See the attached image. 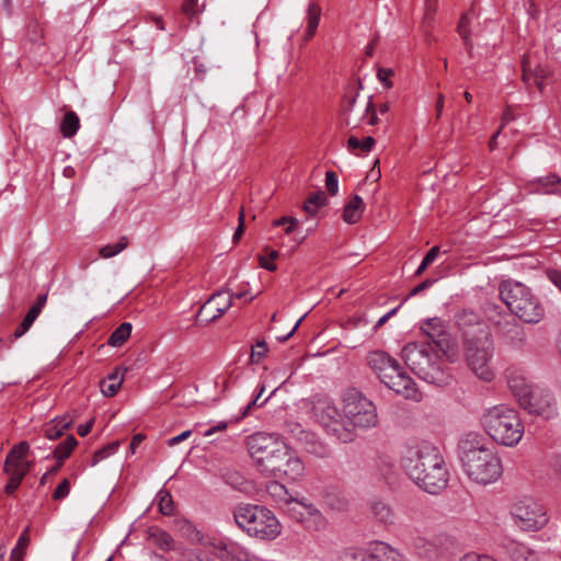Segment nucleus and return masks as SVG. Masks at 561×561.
I'll return each mask as SVG.
<instances>
[{
    "label": "nucleus",
    "mask_w": 561,
    "mask_h": 561,
    "mask_svg": "<svg viewBox=\"0 0 561 561\" xmlns=\"http://www.w3.org/2000/svg\"><path fill=\"white\" fill-rule=\"evenodd\" d=\"M401 466L422 490L431 494L443 491L449 480V470L439 449L428 442L408 445L402 454Z\"/></svg>",
    "instance_id": "f257e3e1"
},
{
    "label": "nucleus",
    "mask_w": 561,
    "mask_h": 561,
    "mask_svg": "<svg viewBox=\"0 0 561 561\" xmlns=\"http://www.w3.org/2000/svg\"><path fill=\"white\" fill-rule=\"evenodd\" d=\"M458 447L462 468L472 481L488 484L501 477V459L484 445L483 438L478 434L468 433L460 439Z\"/></svg>",
    "instance_id": "f03ea898"
},
{
    "label": "nucleus",
    "mask_w": 561,
    "mask_h": 561,
    "mask_svg": "<svg viewBox=\"0 0 561 561\" xmlns=\"http://www.w3.org/2000/svg\"><path fill=\"white\" fill-rule=\"evenodd\" d=\"M405 365L421 379L443 387L451 381V375L442 366L439 355L433 353L430 343L410 342L401 351Z\"/></svg>",
    "instance_id": "7ed1b4c3"
},
{
    "label": "nucleus",
    "mask_w": 561,
    "mask_h": 561,
    "mask_svg": "<svg viewBox=\"0 0 561 561\" xmlns=\"http://www.w3.org/2000/svg\"><path fill=\"white\" fill-rule=\"evenodd\" d=\"M489 436L504 446L516 445L524 434V426L516 410L504 404L490 408L482 416Z\"/></svg>",
    "instance_id": "20e7f679"
},
{
    "label": "nucleus",
    "mask_w": 561,
    "mask_h": 561,
    "mask_svg": "<svg viewBox=\"0 0 561 561\" xmlns=\"http://www.w3.org/2000/svg\"><path fill=\"white\" fill-rule=\"evenodd\" d=\"M500 297L512 313L527 323H538L545 316V308L538 297L522 283L503 282Z\"/></svg>",
    "instance_id": "39448f33"
},
{
    "label": "nucleus",
    "mask_w": 561,
    "mask_h": 561,
    "mask_svg": "<svg viewBox=\"0 0 561 561\" xmlns=\"http://www.w3.org/2000/svg\"><path fill=\"white\" fill-rule=\"evenodd\" d=\"M233 518L237 525L249 536L262 540L275 539L282 530L276 516L266 507L242 504L234 508Z\"/></svg>",
    "instance_id": "423d86ee"
},
{
    "label": "nucleus",
    "mask_w": 561,
    "mask_h": 561,
    "mask_svg": "<svg viewBox=\"0 0 561 561\" xmlns=\"http://www.w3.org/2000/svg\"><path fill=\"white\" fill-rule=\"evenodd\" d=\"M343 412L348 430L354 433L355 427L369 428L378 423L376 407L360 391L355 388L347 389L343 394Z\"/></svg>",
    "instance_id": "0eeeda50"
},
{
    "label": "nucleus",
    "mask_w": 561,
    "mask_h": 561,
    "mask_svg": "<svg viewBox=\"0 0 561 561\" xmlns=\"http://www.w3.org/2000/svg\"><path fill=\"white\" fill-rule=\"evenodd\" d=\"M312 416L328 434L336 437L343 443L352 442L355 433L351 432L347 426L344 413L342 414L336 405L328 398H318L312 404Z\"/></svg>",
    "instance_id": "6e6552de"
},
{
    "label": "nucleus",
    "mask_w": 561,
    "mask_h": 561,
    "mask_svg": "<svg viewBox=\"0 0 561 561\" xmlns=\"http://www.w3.org/2000/svg\"><path fill=\"white\" fill-rule=\"evenodd\" d=\"M465 356L471 371L484 381L495 377L491 360L494 353L492 335L463 342Z\"/></svg>",
    "instance_id": "1a4fd4ad"
},
{
    "label": "nucleus",
    "mask_w": 561,
    "mask_h": 561,
    "mask_svg": "<svg viewBox=\"0 0 561 561\" xmlns=\"http://www.w3.org/2000/svg\"><path fill=\"white\" fill-rule=\"evenodd\" d=\"M285 443L265 433H255L248 437V451L259 470L264 473L270 463L280 450H284Z\"/></svg>",
    "instance_id": "9d476101"
},
{
    "label": "nucleus",
    "mask_w": 561,
    "mask_h": 561,
    "mask_svg": "<svg viewBox=\"0 0 561 561\" xmlns=\"http://www.w3.org/2000/svg\"><path fill=\"white\" fill-rule=\"evenodd\" d=\"M512 514L519 527L528 531L538 530L548 522L545 507L533 499H523L515 503Z\"/></svg>",
    "instance_id": "9b49d317"
},
{
    "label": "nucleus",
    "mask_w": 561,
    "mask_h": 561,
    "mask_svg": "<svg viewBox=\"0 0 561 561\" xmlns=\"http://www.w3.org/2000/svg\"><path fill=\"white\" fill-rule=\"evenodd\" d=\"M304 472L305 466L302 461L286 445L284 450L275 455V459L270 463L264 474L277 479L297 481L304 476Z\"/></svg>",
    "instance_id": "f8f14e48"
},
{
    "label": "nucleus",
    "mask_w": 561,
    "mask_h": 561,
    "mask_svg": "<svg viewBox=\"0 0 561 561\" xmlns=\"http://www.w3.org/2000/svg\"><path fill=\"white\" fill-rule=\"evenodd\" d=\"M233 305V294L230 288H224L214 293L199 308L196 320L209 323L217 320Z\"/></svg>",
    "instance_id": "ddd939ff"
},
{
    "label": "nucleus",
    "mask_w": 561,
    "mask_h": 561,
    "mask_svg": "<svg viewBox=\"0 0 561 561\" xmlns=\"http://www.w3.org/2000/svg\"><path fill=\"white\" fill-rule=\"evenodd\" d=\"M455 323L462 335V341L476 340L491 335L482 318L471 309H462L455 314Z\"/></svg>",
    "instance_id": "4468645a"
},
{
    "label": "nucleus",
    "mask_w": 561,
    "mask_h": 561,
    "mask_svg": "<svg viewBox=\"0 0 561 561\" xmlns=\"http://www.w3.org/2000/svg\"><path fill=\"white\" fill-rule=\"evenodd\" d=\"M286 513L309 530H320L325 525L322 513L314 505L306 504L296 499L286 506Z\"/></svg>",
    "instance_id": "2eb2a0df"
},
{
    "label": "nucleus",
    "mask_w": 561,
    "mask_h": 561,
    "mask_svg": "<svg viewBox=\"0 0 561 561\" xmlns=\"http://www.w3.org/2000/svg\"><path fill=\"white\" fill-rule=\"evenodd\" d=\"M529 414L551 419L556 415V402L552 394L539 387H535L519 404Z\"/></svg>",
    "instance_id": "dca6fc26"
},
{
    "label": "nucleus",
    "mask_w": 561,
    "mask_h": 561,
    "mask_svg": "<svg viewBox=\"0 0 561 561\" xmlns=\"http://www.w3.org/2000/svg\"><path fill=\"white\" fill-rule=\"evenodd\" d=\"M291 433L301 448L308 454L318 458L330 457V448L324 443L320 442L316 434L302 430L298 424L291 430Z\"/></svg>",
    "instance_id": "f3484780"
},
{
    "label": "nucleus",
    "mask_w": 561,
    "mask_h": 561,
    "mask_svg": "<svg viewBox=\"0 0 561 561\" xmlns=\"http://www.w3.org/2000/svg\"><path fill=\"white\" fill-rule=\"evenodd\" d=\"M385 385L396 393L403 396L405 399L415 401L421 399V393L419 392L415 382L403 370L396 374L391 380H387Z\"/></svg>",
    "instance_id": "a211bd4d"
},
{
    "label": "nucleus",
    "mask_w": 561,
    "mask_h": 561,
    "mask_svg": "<svg viewBox=\"0 0 561 561\" xmlns=\"http://www.w3.org/2000/svg\"><path fill=\"white\" fill-rule=\"evenodd\" d=\"M522 68H523V81L530 85L531 83L536 84L540 91L543 89V79L547 78L548 72L540 65H536L533 68V61L530 55H524L522 59Z\"/></svg>",
    "instance_id": "6ab92c4d"
},
{
    "label": "nucleus",
    "mask_w": 561,
    "mask_h": 561,
    "mask_svg": "<svg viewBox=\"0 0 561 561\" xmlns=\"http://www.w3.org/2000/svg\"><path fill=\"white\" fill-rule=\"evenodd\" d=\"M507 385L514 397L520 403L535 388L527 378L519 371L511 369L507 371Z\"/></svg>",
    "instance_id": "aec40b11"
},
{
    "label": "nucleus",
    "mask_w": 561,
    "mask_h": 561,
    "mask_svg": "<svg viewBox=\"0 0 561 561\" xmlns=\"http://www.w3.org/2000/svg\"><path fill=\"white\" fill-rule=\"evenodd\" d=\"M322 499L327 508L344 513L350 507V500L344 492L335 486H328L322 492Z\"/></svg>",
    "instance_id": "412c9836"
},
{
    "label": "nucleus",
    "mask_w": 561,
    "mask_h": 561,
    "mask_svg": "<svg viewBox=\"0 0 561 561\" xmlns=\"http://www.w3.org/2000/svg\"><path fill=\"white\" fill-rule=\"evenodd\" d=\"M505 319H507V316ZM500 330L508 345L520 348L526 344L527 334L525 329L516 321L510 322L505 320L504 325Z\"/></svg>",
    "instance_id": "4be33fe9"
},
{
    "label": "nucleus",
    "mask_w": 561,
    "mask_h": 561,
    "mask_svg": "<svg viewBox=\"0 0 561 561\" xmlns=\"http://www.w3.org/2000/svg\"><path fill=\"white\" fill-rule=\"evenodd\" d=\"M430 344L433 347V353H442L450 363H455L458 360L459 348L457 342L450 335V333L447 332L446 336H440Z\"/></svg>",
    "instance_id": "5701e85b"
},
{
    "label": "nucleus",
    "mask_w": 561,
    "mask_h": 561,
    "mask_svg": "<svg viewBox=\"0 0 561 561\" xmlns=\"http://www.w3.org/2000/svg\"><path fill=\"white\" fill-rule=\"evenodd\" d=\"M30 449V445L27 442H21L18 445L13 446L10 451H15L13 454V458L11 461V469L18 472L23 478L28 473L32 468V462L25 460V456L27 455Z\"/></svg>",
    "instance_id": "b1692460"
},
{
    "label": "nucleus",
    "mask_w": 561,
    "mask_h": 561,
    "mask_svg": "<svg viewBox=\"0 0 561 561\" xmlns=\"http://www.w3.org/2000/svg\"><path fill=\"white\" fill-rule=\"evenodd\" d=\"M215 548L217 550L216 556L222 561H250L249 553L236 543L220 542Z\"/></svg>",
    "instance_id": "393cba45"
},
{
    "label": "nucleus",
    "mask_w": 561,
    "mask_h": 561,
    "mask_svg": "<svg viewBox=\"0 0 561 561\" xmlns=\"http://www.w3.org/2000/svg\"><path fill=\"white\" fill-rule=\"evenodd\" d=\"M503 548L513 561H537L535 552L520 542L508 540Z\"/></svg>",
    "instance_id": "a878e982"
},
{
    "label": "nucleus",
    "mask_w": 561,
    "mask_h": 561,
    "mask_svg": "<svg viewBox=\"0 0 561 561\" xmlns=\"http://www.w3.org/2000/svg\"><path fill=\"white\" fill-rule=\"evenodd\" d=\"M148 540L158 549L163 552H168L171 550H175L176 546L172 538V536L160 529V528H150L148 531Z\"/></svg>",
    "instance_id": "bb28decb"
},
{
    "label": "nucleus",
    "mask_w": 561,
    "mask_h": 561,
    "mask_svg": "<svg viewBox=\"0 0 561 561\" xmlns=\"http://www.w3.org/2000/svg\"><path fill=\"white\" fill-rule=\"evenodd\" d=\"M370 513L376 522L383 525H392L396 519V514L392 507L383 501L376 500L370 504Z\"/></svg>",
    "instance_id": "cd10ccee"
},
{
    "label": "nucleus",
    "mask_w": 561,
    "mask_h": 561,
    "mask_svg": "<svg viewBox=\"0 0 561 561\" xmlns=\"http://www.w3.org/2000/svg\"><path fill=\"white\" fill-rule=\"evenodd\" d=\"M364 202L359 195H354L344 206L343 220L347 224H356L362 218Z\"/></svg>",
    "instance_id": "c85d7f7f"
},
{
    "label": "nucleus",
    "mask_w": 561,
    "mask_h": 561,
    "mask_svg": "<svg viewBox=\"0 0 561 561\" xmlns=\"http://www.w3.org/2000/svg\"><path fill=\"white\" fill-rule=\"evenodd\" d=\"M533 186L537 193L561 194V179L554 174L538 179Z\"/></svg>",
    "instance_id": "c756f323"
},
{
    "label": "nucleus",
    "mask_w": 561,
    "mask_h": 561,
    "mask_svg": "<svg viewBox=\"0 0 561 561\" xmlns=\"http://www.w3.org/2000/svg\"><path fill=\"white\" fill-rule=\"evenodd\" d=\"M124 375L119 376V368L116 367L105 379L100 382L101 391L105 397H114L119 390Z\"/></svg>",
    "instance_id": "7c9ffc66"
},
{
    "label": "nucleus",
    "mask_w": 561,
    "mask_h": 561,
    "mask_svg": "<svg viewBox=\"0 0 561 561\" xmlns=\"http://www.w3.org/2000/svg\"><path fill=\"white\" fill-rule=\"evenodd\" d=\"M15 451H9L3 465V472L9 476V481L4 485V493L8 495H12L15 490L21 484L22 480L24 479L22 476H20L18 472H15L13 469H11V461L13 458V454Z\"/></svg>",
    "instance_id": "2f4dec72"
},
{
    "label": "nucleus",
    "mask_w": 561,
    "mask_h": 561,
    "mask_svg": "<svg viewBox=\"0 0 561 561\" xmlns=\"http://www.w3.org/2000/svg\"><path fill=\"white\" fill-rule=\"evenodd\" d=\"M421 330L427 336L426 343H432L440 336H446L447 330L442 320L437 318L426 320L422 325Z\"/></svg>",
    "instance_id": "473e14b6"
},
{
    "label": "nucleus",
    "mask_w": 561,
    "mask_h": 561,
    "mask_svg": "<svg viewBox=\"0 0 561 561\" xmlns=\"http://www.w3.org/2000/svg\"><path fill=\"white\" fill-rule=\"evenodd\" d=\"M266 492L275 502L284 504L285 506L290 504V502L294 500L285 485L278 481H270L266 483Z\"/></svg>",
    "instance_id": "72a5a7b5"
},
{
    "label": "nucleus",
    "mask_w": 561,
    "mask_h": 561,
    "mask_svg": "<svg viewBox=\"0 0 561 561\" xmlns=\"http://www.w3.org/2000/svg\"><path fill=\"white\" fill-rule=\"evenodd\" d=\"M320 18L321 8L316 2L310 3L307 9L306 41H309L316 34Z\"/></svg>",
    "instance_id": "f704fd0d"
},
{
    "label": "nucleus",
    "mask_w": 561,
    "mask_h": 561,
    "mask_svg": "<svg viewBox=\"0 0 561 561\" xmlns=\"http://www.w3.org/2000/svg\"><path fill=\"white\" fill-rule=\"evenodd\" d=\"M79 127L80 121L78 115L75 112L69 111L65 114L59 129L64 137L70 138L77 134Z\"/></svg>",
    "instance_id": "c9c22d12"
},
{
    "label": "nucleus",
    "mask_w": 561,
    "mask_h": 561,
    "mask_svg": "<svg viewBox=\"0 0 561 561\" xmlns=\"http://www.w3.org/2000/svg\"><path fill=\"white\" fill-rule=\"evenodd\" d=\"M133 325L129 322H123L108 336L107 344L113 347L122 346L130 336Z\"/></svg>",
    "instance_id": "e433bc0d"
},
{
    "label": "nucleus",
    "mask_w": 561,
    "mask_h": 561,
    "mask_svg": "<svg viewBox=\"0 0 561 561\" xmlns=\"http://www.w3.org/2000/svg\"><path fill=\"white\" fill-rule=\"evenodd\" d=\"M393 358L382 351H374L368 355V364L379 376Z\"/></svg>",
    "instance_id": "4c0bfd02"
},
{
    "label": "nucleus",
    "mask_w": 561,
    "mask_h": 561,
    "mask_svg": "<svg viewBox=\"0 0 561 561\" xmlns=\"http://www.w3.org/2000/svg\"><path fill=\"white\" fill-rule=\"evenodd\" d=\"M411 545L416 553L423 558H430L436 552V542L430 541L421 536L412 538Z\"/></svg>",
    "instance_id": "58836bf2"
},
{
    "label": "nucleus",
    "mask_w": 561,
    "mask_h": 561,
    "mask_svg": "<svg viewBox=\"0 0 561 561\" xmlns=\"http://www.w3.org/2000/svg\"><path fill=\"white\" fill-rule=\"evenodd\" d=\"M78 442L77 439L73 437V435H69L64 442L59 443L54 451H53V456L56 460H60V461H64L65 459H67L71 451L73 450V448L77 446Z\"/></svg>",
    "instance_id": "ea45409f"
},
{
    "label": "nucleus",
    "mask_w": 561,
    "mask_h": 561,
    "mask_svg": "<svg viewBox=\"0 0 561 561\" xmlns=\"http://www.w3.org/2000/svg\"><path fill=\"white\" fill-rule=\"evenodd\" d=\"M356 101H357V94H355L353 96L345 95L341 102L340 115L342 117V124L344 126L352 125L351 113L354 110Z\"/></svg>",
    "instance_id": "a19ab883"
},
{
    "label": "nucleus",
    "mask_w": 561,
    "mask_h": 561,
    "mask_svg": "<svg viewBox=\"0 0 561 561\" xmlns=\"http://www.w3.org/2000/svg\"><path fill=\"white\" fill-rule=\"evenodd\" d=\"M129 244V240L126 236L119 238L118 242L115 244H106L102 247L99 251L100 255L104 259L113 257L114 255L121 253L125 250Z\"/></svg>",
    "instance_id": "79ce46f5"
},
{
    "label": "nucleus",
    "mask_w": 561,
    "mask_h": 561,
    "mask_svg": "<svg viewBox=\"0 0 561 561\" xmlns=\"http://www.w3.org/2000/svg\"><path fill=\"white\" fill-rule=\"evenodd\" d=\"M375 553L379 556L381 561H403L402 554L387 543L378 545Z\"/></svg>",
    "instance_id": "37998d69"
},
{
    "label": "nucleus",
    "mask_w": 561,
    "mask_h": 561,
    "mask_svg": "<svg viewBox=\"0 0 561 561\" xmlns=\"http://www.w3.org/2000/svg\"><path fill=\"white\" fill-rule=\"evenodd\" d=\"M375 144H376V140L371 136H367L363 140H359L355 136H350L347 139L348 149H351V150L359 149L364 152H369L373 149V147L375 146Z\"/></svg>",
    "instance_id": "c03bdc74"
},
{
    "label": "nucleus",
    "mask_w": 561,
    "mask_h": 561,
    "mask_svg": "<svg viewBox=\"0 0 561 561\" xmlns=\"http://www.w3.org/2000/svg\"><path fill=\"white\" fill-rule=\"evenodd\" d=\"M470 20L468 13H463L457 25V32L463 41V44L468 50L472 48V42L470 39Z\"/></svg>",
    "instance_id": "a18cd8bd"
},
{
    "label": "nucleus",
    "mask_w": 561,
    "mask_h": 561,
    "mask_svg": "<svg viewBox=\"0 0 561 561\" xmlns=\"http://www.w3.org/2000/svg\"><path fill=\"white\" fill-rule=\"evenodd\" d=\"M159 511L163 515H171L174 510V503L171 493L168 490H160L158 493Z\"/></svg>",
    "instance_id": "49530a36"
},
{
    "label": "nucleus",
    "mask_w": 561,
    "mask_h": 561,
    "mask_svg": "<svg viewBox=\"0 0 561 561\" xmlns=\"http://www.w3.org/2000/svg\"><path fill=\"white\" fill-rule=\"evenodd\" d=\"M30 545L28 528H26L19 537L15 548L11 552L10 561H22L24 551Z\"/></svg>",
    "instance_id": "de8ad7c7"
},
{
    "label": "nucleus",
    "mask_w": 561,
    "mask_h": 561,
    "mask_svg": "<svg viewBox=\"0 0 561 561\" xmlns=\"http://www.w3.org/2000/svg\"><path fill=\"white\" fill-rule=\"evenodd\" d=\"M119 444H121L119 440H115V442H112V443L107 444L106 446L100 448L99 450H96L92 457V466H95L101 460H103L106 457H108L110 455L116 453V450L119 447Z\"/></svg>",
    "instance_id": "09e8293b"
},
{
    "label": "nucleus",
    "mask_w": 561,
    "mask_h": 561,
    "mask_svg": "<svg viewBox=\"0 0 561 561\" xmlns=\"http://www.w3.org/2000/svg\"><path fill=\"white\" fill-rule=\"evenodd\" d=\"M205 4H198V0H184L182 3V12L191 20L203 12Z\"/></svg>",
    "instance_id": "8fccbe9b"
},
{
    "label": "nucleus",
    "mask_w": 561,
    "mask_h": 561,
    "mask_svg": "<svg viewBox=\"0 0 561 561\" xmlns=\"http://www.w3.org/2000/svg\"><path fill=\"white\" fill-rule=\"evenodd\" d=\"M376 469L380 477L386 480L387 482L393 477L394 474V467L391 461H389L386 458H379L376 463Z\"/></svg>",
    "instance_id": "3c124183"
},
{
    "label": "nucleus",
    "mask_w": 561,
    "mask_h": 561,
    "mask_svg": "<svg viewBox=\"0 0 561 561\" xmlns=\"http://www.w3.org/2000/svg\"><path fill=\"white\" fill-rule=\"evenodd\" d=\"M485 314L490 321H493L500 329L504 325L505 320L502 321L501 318V306H497L492 302L485 304L484 307Z\"/></svg>",
    "instance_id": "603ef678"
},
{
    "label": "nucleus",
    "mask_w": 561,
    "mask_h": 561,
    "mask_svg": "<svg viewBox=\"0 0 561 561\" xmlns=\"http://www.w3.org/2000/svg\"><path fill=\"white\" fill-rule=\"evenodd\" d=\"M36 319H37V317H35L34 314H32L27 311V313L25 314L22 322L14 330V332L12 334V339L16 340V339H20L21 336H23L30 330V328L33 325V323Z\"/></svg>",
    "instance_id": "864d4df0"
},
{
    "label": "nucleus",
    "mask_w": 561,
    "mask_h": 561,
    "mask_svg": "<svg viewBox=\"0 0 561 561\" xmlns=\"http://www.w3.org/2000/svg\"><path fill=\"white\" fill-rule=\"evenodd\" d=\"M36 319H37V317H35L34 314H32L27 311V313L25 314L22 322L14 330V332L12 334V339L16 340V339H20L21 336H23L30 330V328L33 325V323Z\"/></svg>",
    "instance_id": "5fc2aeb1"
},
{
    "label": "nucleus",
    "mask_w": 561,
    "mask_h": 561,
    "mask_svg": "<svg viewBox=\"0 0 561 561\" xmlns=\"http://www.w3.org/2000/svg\"><path fill=\"white\" fill-rule=\"evenodd\" d=\"M36 319H37V317H35L34 314H32L27 311V313L25 314L22 322L14 330V332L12 334V339L16 340V339H20L21 336H23L30 330V328L33 325V323Z\"/></svg>",
    "instance_id": "6e6d98bb"
},
{
    "label": "nucleus",
    "mask_w": 561,
    "mask_h": 561,
    "mask_svg": "<svg viewBox=\"0 0 561 561\" xmlns=\"http://www.w3.org/2000/svg\"><path fill=\"white\" fill-rule=\"evenodd\" d=\"M27 38L30 42L32 43H38L43 39L44 37V30L42 27V25L39 24V22L35 21V20H32L28 24H27Z\"/></svg>",
    "instance_id": "4d7b16f0"
},
{
    "label": "nucleus",
    "mask_w": 561,
    "mask_h": 561,
    "mask_svg": "<svg viewBox=\"0 0 561 561\" xmlns=\"http://www.w3.org/2000/svg\"><path fill=\"white\" fill-rule=\"evenodd\" d=\"M182 561H213L206 552L201 549H185L181 552Z\"/></svg>",
    "instance_id": "13d9d810"
},
{
    "label": "nucleus",
    "mask_w": 561,
    "mask_h": 561,
    "mask_svg": "<svg viewBox=\"0 0 561 561\" xmlns=\"http://www.w3.org/2000/svg\"><path fill=\"white\" fill-rule=\"evenodd\" d=\"M403 369L399 365V363L393 358L390 364L383 369V371L378 376L382 383H386L387 380H391L396 374L401 373Z\"/></svg>",
    "instance_id": "bf43d9fd"
},
{
    "label": "nucleus",
    "mask_w": 561,
    "mask_h": 561,
    "mask_svg": "<svg viewBox=\"0 0 561 561\" xmlns=\"http://www.w3.org/2000/svg\"><path fill=\"white\" fill-rule=\"evenodd\" d=\"M180 531L185 538H187L191 541L201 540L199 531L190 522H182L180 524Z\"/></svg>",
    "instance_id": "052dcab7"
},
{
    "label": "nucleus",
    "mask_w": 561,
    "mask_h": 561,
    "mask_svg": "<svg viewBox=\"0 0 561 561\" xmlns=\"http://www.w3.org/2000/svg\"><path fill=\"white\" fill-rule=\"evenodd\" d=\"M325 187L331 196H335L337 194L339 181H337V175L334 171H327Z\"/></svg>",
    "instance_id": "680f3d73"
},
{
    "label": "nucleus",
    "mask_w": 561,
    "mask_h": 561,
    "mask_svg": "<svg viewBox=\"0 0 561 561\" xmlns=\"http://www.w3.org/2000/svg\"><path fill=\"white\" fill-rule=\"evenodd\" d=\"M365 117H368V119H367L368 125L375 126L379 123V117L377 115L376 107H375L371 96L369 98V101L366 105L365 113L362 116V119H364Z\"/></svg>",
    "instance_id": "e2e57ef3"
},
{
    "label": "nucleus",
    "mask_w": 561,
    "mask_h": 561,
    "mask_svg": "<svg viewBox=\"0 0 561 561\" xmlns=\"http://www.w3.org/2000/svg\"><path fill=\"white\" fill-rule=\"evenodd\" d=\"M308 203L311 204L317 210L328 204V197L323 191L311 193L308 198Z\"/></svg>",
    "instance_id": "0e129e2a"
},
{
    "label": "nucleus",
    "mask_w": 561,
    "mask_h": 561,
    "mask_svg": "<svg viewBox=\"0 0 561 561\" xmlns=\"http://www.w3.org/2000/svg\"><path fill=\"white\" fill-rule=\"evenodd\" d=\"M362 554L363 551L356 548H347L340 552L336 561H358V558H360Z\"/></svg>",
    "instance_id": "69168bd1"
},
{
    "label": "nucleus",
    "mask_w": 561,
    "mask_h": 561,
    "mask_svg": "<svg viewBox=\"0 0 561 561\" xmlns=\"http://www.w3.org/2000/svg\"><path fill=\"white\" fill-rule=\"evenodd\" d=\"M70 492V482L67 478H65L56 490L53 493V499L55 501L64 500Z\"/></svg>",
    "instance_id": "338daca9"
},
{
    "label": "nucleus",
    "mask_w": 561,
    "mask_h": 561,
    "mask_svg": "<svg viewBox=\"0 0 561 561\" xmlns=\"http://www.w3.org/2000/svg\"><path fill=\"white\" fill-rule=\"evenodd\" d=\"M257 351L252 347L251 352V360L253 363H259L267 353V343L264 340L257 341L256 345Z\"/></svg>",
    "instance_id": "774afa93"
}]
</instances>
